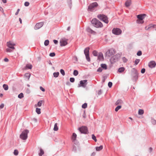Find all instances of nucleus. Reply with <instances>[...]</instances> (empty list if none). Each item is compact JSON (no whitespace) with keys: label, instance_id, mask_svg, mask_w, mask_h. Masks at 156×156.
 Segmentation results:
<instances>
[{"label":"nucleus","instance_id":"1","mask_svg":"<svg viewBox=\"0 0 156 156\" xmlns=\"http://www.w3.org/2000/svg\"><path fill=\"white\" fill-rule=\"evenodd\" d=\"M91 23L96 28H101L103 26L102 23L96 18L93 19Z\"/></svg>","mask_w":156,"mask_h":156},{"label":"nucleus","instance_id":"2","mask_svg":"<svg viewBox=\"0 0 156 156\" xmlns=\"http://www.w3.org/2000/svg\"><path fill=\"white\" fill-rule=\"evenodd\" d=\"M97 17L100 20L106 23H108V20L107 17L103 14H99L97 16Z\"/></svg>","mask_w":156,"mask_h":156},{"label":"nucleus","instance_id":"3","mask_svg":"<svg viewBox=\"0 0 156 156\" xmlns=\"http://www.w3.org/2000/svg\"><path fill=\"white\" fill-rule=\"evenodd\" d=\"M29 131L28 129H25L23 131L20 135V138L22 140H26L28 137L27 134Z\"/></svg>","mask_w":156,"mask_h":156},{"label":"nucleus","instance_id":"4","mask_svg":"<svg viewBox=\"0 0 156 156\" xmlns=\"http://www.w3.org/2000/svg\"><path fill=\"white\" fill-rule=\"evenodd\" d=\"M146 16V15L145 14H142L137 15V18L138 20H137V23H138L142 24L144 23V21L143 20Z\"/></svg>","mask_w":156,"mask_h":156},{"label":"nucleus","instance_id":"5","mask_svg":"<svg viewBox=\"0 0 156 156\" xmlns=\"http://www.w3.org/2000/svg\"><path fill=\"white\" fill-rule=\"evenodd\" d=\"M120 54H117L113 56L110 59L111 62L112 63H114V62L118 61L120 58Z\"/></svg>","mask_w":156,"mask_h":156},{"label":"nucleus","instance_id":"6","mask_svg":"<svg viewBox=\"0 0 156 156\" xmlns=\"http://www.w3.org/2000/svg\"><path fill=\"white\" fill-rule=\"evenodd\" d=\"M90 48L87 47L86 48L84 51V54L86 56V58L87 61L88 62H90V59L89 57V51Z\"/></svg>","mask_w":156,"mask_h":156},{"label":"nucleus","instance_id":"7","mask_svg":"<svg viewBox=\"0 0 156 156\" xmlns=\"http://www.w3.org/2000/svg\"><path fill=\"white\" fill-rule=\"evenodd\" d=\"M115 53V50L113 48L108 50L106 52L105 54L107 56L110 57L112 56Z\"/></svg>","mask_w":156,"mask_h":156},{"label":"nucleus","instance_id":"8","mask_svg":"<svg viewBox=\"0 0 156 156\" xmlns=\"http://www.w3.org/2000/svg\"><path fill=\"white\" fill-rule=\"evenodd\" d=\"M78 130L81 133L87 134L88 133V129L86 126H82L79 128Z\"/></svg>","mask_w":156,"mask_h":156},{"label":"nucleus","instance_id":"9","mask_svg":"<svg viewBox=\"0 0 156 156\" xmlns=\"http://www.w3.org/2000/svg\"><path fill=\"white\" fill-rule=\"evenodd\" d=\"M99 5L97 2H94L91 3L88 6V9L90 10L98 9Z\"/></svg>","mask_w":156,"mask_h":156},{"label":"nucleus","instance_id":"10","mask_svg":"<svg viewBox=\"0 0 156 156\" xmlns=\"http://www.w3.org/2000/svg\"><path fill=\"white\" fill-rule=\"evenodd\" d=\"M112 33L115 35H119L122 33V30L119 28H114L112 30Z\"/></svg>","mask_w":156,"mask_h":156},{"label":"nucleus","instance_id":"11","mask_svg":"<svg viewBox=\"0 0 156 156\" xmlns=\"http://www.w3.org/2000/svg\"><path fill=\"white\" fill-rule=\"evenodd\" d=\"M87 80H81L80 82V84H78V87H82L85 88L87 84Z\"/></svg>","mask_w":156,"mask_h":156},{"label":"nucleus","instance_id":"12","mask_svg":"<svg viewBox=\"0 0 156 156\" xmlns=\"http://www.w3.org/2000/svg\"><path fill=\"white\" fill-rule=\"evenodd\" d=\"M68 39L65 38L61 39L60 40L59 42L60 46L62 47L68 44Z\"/></svg>","mask_w":156,"mask_h":156},{"label":"nucleus","instance_id":"13","mask_svg":"<svg viewBox=\"0 0 156 156\" xmlns=\"http://www.w3.org/2000/svg\"><path fill=\"white\" fill-rule=\"evenodd\" d=\"M44 25L43 22H40L37 23L34 27V29L37 30L41 28Z\"/></svg>","mask_w":156,"mask_h":156},{"label":"nucleus","instance_id":"14","mask_svg":"<svg viewBox=\"0 0 156 156\" xmlns=\"http://www.w3.org/2000/svg\"><path fill=\"white\" fill-rule=\"evenodd\" d=\"M15 45V44L14 43H12L11 41H9L7 42V46L9 48L14 49L15 48L14 46Z\"/></svg>","mask_w":156,"mask_h":156},{"label":"nucleus","instance_id":"15","mask_svg":"<svg viewBox=\"0 0 156 156\" xmlns=\"http://www.w3.org/2000/svg\"><path fill=\"white\" fill-rule=\"evenodd\" d=\"M156 65V63L154 61H151L148 64V66L149 67L153 68L155 67Z\"/></svg>","mask_w":156,"mask_h":156},{"label":"nucleus","instance_id":"16","mask_svg":"<svg viewBox=\"0 0 156 156\" xmlns=\"http://www.w3.org/2000/svg\"><path fill=\"white\" fill-rule=\"evenodd\" d=\"M86 30L87 32L93 34H95L96 32L92 30L90 27H88L86 29Z\"/></svg>","mask_w":156,"mask_h":156},{"label":"nucleus","instance_id":"17","mask_svg":"<svg viewBox=\"0 0 156 156\" xmlns=\"http://www.w3.org/2000/svg\"><path fill=\"white\" fill-rule=\"evenodd\" d=\"M138 73L136 71V70H135V71L134 72L133 74V80H136L138 77Z\"/></svg>","mask_w":156,"mask_h":156},{"label":"nucleus","instance_id":"18","mask_svg":"<svg viewBox=\"0 0 156 156\" xmlns=\"http://www.w3.org/2000/svg\"><path fill=\"white\" fill-rule=\"evenodd\" d=\"M131 3L132 2L131 0H127L125 3V5L126 7H128L131 5Z\"/></svg>","mask_w":156,"mask_h":156},{"label":"nucleus","instance_id":"19","mask_svg":"<svg viewBox=\"0 0 156 156\" xmlns=\"http://www.w3.org/2000/svg\"><path fill=\"white\" fill-rule=\"evenodd\" d=\"M32 66L31 64H27L26 66L23 68V70H26L28 69H32Z\"/></svg>","mask_w":156,"mask_h":156},{"label":"nucleus","instance_id":"20","mask_svg":"<svg viewBox=\"0 0 156 156\" xmlns=\"http://www.w3.org/2000/svg\"><path fill=\"white\" fill-rule=\"evenodd\" d=\"M156 26V25H155L150 24L148 26L146 27H145V29L146 30H148L149 29L151 28H155Z\"/></svg>","mask_w":156,"mask_h":156},{"label":"nucleus","instance_id":"21","mask_svg":"<svg viewBox=\"0 0 156 156\" xmlns=\"http://www.w3.org/2000/svg\"><path fill=\"white\" fill-rule=\"evenodd\" d=\"M98 58L100 60L103 59V55L102 53H99V55H98Z\"/></svg>","mask_w":156,"mask_h":156},{"label":"nucleus","instance_id":"22","mask_svg":"<svg viewBox=\"0 0 156 156\" xmlns=\"http://www.w3.org/2000/svg\"><path fill=\"white\" fill-rule=\"evenodd\" d=\"M123 103L121 99L118 100L116 102L115 105H121Z\"/></svg>","mask_w":156,"mask_h":156},{"label":"nucleus","instance_id":"23","mask_svg":"<svg viewBox=\"0 0 156 156\" xmlns=\"http://www.w3.org/2000/svg\"><path fill=\"white\" fill-rule=\"evenodd\" d=\"M103 148L102 145H101L100 147H96V150L97 151H101Z\"/></svg>","mask_w":156,"mask_h":156},{"label":"nucleus","instance_id":"24","mask_svg":"<svg viewBox=\"0 0 156 156\" xmlns=\"http://www.w3.org/2000/svg\"><path fill=\"white\" fill-rule=\"evenodd\" d=\"M125 69V68L123 67H120L118 69V71L120 73H122L124 71Z\"/></svg>","mask_w":156,"mask_h":156},{"label":"nucleus","instance_id":"25","mask_svg":"<svg viewBox=\"0 0 156 156\" xmlns=\"http://www.w3.org/2000/svg\"><path fill=\"white\" fill-rule=\"evenodd\" d=\"M76 134L75 133H73L72 136V139L74 141L76 140Z\"/></svg>","mask_w":156,"mask_h":156},{"label":"nucleus","instance_id":"26","mask_svg":"<svg viewBox=\"0 0 156 156\" xmlns=\"http://www.w3.org/2000/svg\"><path fill=\"white\" fill-rule=\"evenodd\" d=\"M58 123H55V124L54 128L53 129L55 131H57L58 130V127L57 126Z\"/></svg>","mask_w":156,"mask_h":156},{"label":"nucleus","instance_id":"27","mask_svg":"<svg viewBox=\"0 0 156 156\" xmlns=\"http://www.w3.org/2000/svg\"><path fill=\"white\" fill-rule=\"evenodd\" d=\"M44 151L41 148L40 149V152L38 154L39 156H42L44 154Z\"/></svg>","mask_w":156,"mask_h":156},{"label":"nucleus","instance_id":"28","mask_svg":"<svg viewBox=\"0 0 156 156\" xmlns=\"http://www.w3.org/2000/svg\"><path fill=\"white\" fill-rule=\"evenodd\" d=\"M138 113L139 115H143L144 113V111L142 109H140L138 111Z\"/></svg>","mask_w":156,"mask_h":156},{"label":"nucleus","instance_id":"29","mask_svg":"<svg viewBox=\"0 0 156 156\" xmlns=\"http://www.w3.org/2000/svg\"><path fill=\"white\" fill-rule=\"evenodd\" d=\"M36 112L38 114H40L41 113V109L38 108H36Z\"/></svg>","mask_w":156,"mask_h":156},{"label":"nucleus","instance_id":"30","mask_svg":"<svg viewBox=\"0 0 156 156\" xmlns=\"http://www.w3.org/2000/svg\"><path fill=\"white\" fill-rule=\"evenodd\" d=\"M3 88L5 90H7L8 89V86L5 84H4L3 85Z\"/></svg>","mask_w":156,"mask_h":156},{"label":"nucleus","instance_id":"31","mask_svg":"<svg viewBox=\"0 0 156 156\" xmlns=\"http://www.w3.org/2000/svg\"><path fill=\"white\" fill-rule=\"evenodd\" d=\"M101 68L104 69H107V66L106 64H102L101 65Z\"/></svg>","mask_w":156,"mask_h":156},{"label":"nucleus","instance_id":"32","mask_svg":"<svg viewBox=\"0 0 156 156\" xmlns=\"http://www.w3.org/2000/svg\"><path fill=\"white\" fill-rule=\"evenodd\" d=\"M67 3L69 6H70L72 4V0H67Z\"/></svg>","mask_w":156,"mask_h":156},{"label":"nucleus","instance_id":"33","mask_svg":"<svg viewBox=\"0 0 156 156\" xmlns=\"http://www.w3.org/2000/svg\"><path fill=\"white\" fill-rule=\"evenodd\" d=\"M59 73L58 72H55L53 73L54 76L55 77H57L58 76Z\"/></svg>","mask_w":156,"mask_h":156},{"label":"nucleus","instance_id":"34","mask_svg":"<svg viewBox=\"0 0 156 156\" xmlns=\"http://www.w3.org/2000/svg\"><path fill=\"white\" fill-rule=\"evenodd\" d=\"M92 54L94 56H96L98 55V52L95 50H94L93 51Z\"/></svg>","mask_w":156,"mask_h":156},{"label":"nucleus","instance_id":"35","mask_svg":"<svg viewBox=\"0 0 156 156\" xmlns=\"http://www.w3.org/2000/svg\"><path fill=\"white\" fill-rule=\"evenodd\" d=\"M122 107L121 106V105H119L117 106L115 108V111L116 112H117Z\"/></svg>","mask_w":156,"mask_h":156},{"label":"nucleus","instance_id":"36","mask_svg":"<svg viewBox=\"0 0 156 156\" xmlns=\"http://www.w3.org/2000/svg\"><path fill=\"white\" fill-rule=\"evenodd\" d=\"M49 41L48 40H46L44 42V44L45 46L48 45L49 44Z\"/></svg>","mask_w":156,"mask_h":156},{"label":"nucleus","instance_id":"37","mask_svg":"<svg viewBox=\"0 0 156 156\" xmlns=\"http://www.w3.org/2000/svg\"><path fill=\"white\" fill-rule=\"evenodd\" d=\"M73 74L74 76H76L78 74V72L77 70H75L73 71Z\"/></svg>","mask_w":156,"mask_h":156},{"label":"nucleus","instance_id":"38","mask_svg":"<svg viewBox=\"0 0 156 156\" xmlns=\"http://www.w3.org/2000/svg\"><path fill=\"white\" fill-rule=\"evenodd\" d=\"M23 93H20L18 95V97L20 98H23Z\"/></svg>","mask_w":156,"mask_h":156},{"label":"nucleus","instance_id":"39","mask_svg":"<svg viewBox=\"0 0 156 156\" xmlns=\"http://www.w3.org/2000/svg\"><path fill=\"white\" fill-rule=\"evenodd\" d=\"M92 138L95 142H96L97 141L96 137L94 134L92 135Z\"/></svg>","mask_w":156,"mask_h":156},{"label":"nucleus","instance_id":"40","mask_svg":"<svg viewBox=\"0 0 156 156\" xmlns=\"http://www.w3.org/2000/svg\"><path fill=\"white\" fill-rule=\"evenodd\" d=\"M82 107L83 108H86L87 107V104L86 103H84L82 105Z\"/></svg>","mask_w":156,"mask_h":156},{"label":"nucleus","instance_id":"41","mask_svg":"<svg viewBox=\"0 0 156 156\" xmlns=\"http://www.w3.org/2000/svg\"><path fill=\"white\" fill-rule=\"evenodd\" d=\"M43 101L40 100L37 103V106L39 107H40L41 106L42 102Z\"/></svg>","mask_w":156,"mask_h":156},{"label":"nucleus","instance_id":"42","mask_svg":"<svg viewBox=\"0 0 156 156\" xmlns=\"http://www.w3.org/2000/svg\"><path fill=\"white\" fill-rule=\"evenodd\" d=\"M19 153L18 151L17 150H15L14 151V154L15 155H17Z\"/></svg>","mask_w":156,"mask_h":156},{"label":"nucleus","instance_id":"43","mask_svg":"<svg viewBox=\"0 0 156 156\" xmlns=\"http://www.w3.org/2000/svg\"><path fill=\"white\" fill-rule=\"evenodd\" d=\"M60 72L61 73V74L63 75V76H64L65 75V71H64L62 69H61L60 70Z\"/></svg>","mask_w":156,"mask_h":156},{"label":"nucleus","instance_id":"44","mask_svg":"<svg viewBox=\"0 0 156 156\" xmlns=\"http://www.w3.org/2000/svg\"><path fill=\"white\" fill-rule=\"evenodd\" d=\"M140 59H136L135 61V63L136 65H137L140 62Z\"/></svg>","mask_w":156,"mask_h":156},{"label":"nucleus","instance_id":"45","mask_svg":"<svg viewBox=\"0 0 156 156\" xmlns=\"http://www.w3.org/2000/svg\"><path fill=\"white\" fill-rule=\"evenodd\" d=\"M10 48H7L6 49V51L7 52H11L12 51V50Z\"/></svg>","mask_w":156,"mask_h":156},{"label":"nucleus","instance_id":"46","mask_svg":"<svg viewBox=\"0 0 156 156\" xmlns=\"http://www.w3.org/2000/svg\"><path fill=\"white\" fill-rule=\"evenodd\" d=\"M112 83L111 82H109L108 83V86L109 87L111 88L112 87Z\"/></svg>","mask_w":156,"mask_h":156},{"label":"nucleus","instance_id":"47","mask_svg":"<svg viewBox=\"0 0 156 156\" xmlns=\"http://www.w3.org/2000/svg\"><path fill=\"white\" fill-rule=\"evenodd\" d=\"M142 52L141 51H138V52H137V55H138V56H140L142 55Z\"/></svg>","mask_w":156,"mask_h":156},{"label":"nucleus","instance_id":"48","mask_svg":"<svg viewBox=\"0 0 156 156\" xmlns=\"http://www.w3.org/2000/svg\"><path fill=\"white\" fill-rule=\"evenodd\" d=\"M55 55V53L54 52L51 53L49 54V56L51 57H54Z\"/></svg>","mask_w":156,"mask_h":156},{"label":"nucleus","instance_id":"49","mask_svg":"<svg viewBox=\"0 0 156 156\" xmlns=\"http://www.w3.org/2000/svg\"><path fill=\"white\" fill-rule=\"evenodd\" d=\"M70 82L73 83L75 81V79L74 78L71 77L70 78Z\"/></svg>","mask_w":156,"mask_h":156},{"label":"nucleus","instance_id":"50","mask_svg":"<svg viewBox=\"0 0 156 156\" xmlns=\"http://www.w3.org/2000/svg\"><path fill=\"white\" fill-rule=\"evenodd\" d=\"M151 122L154 125L156 124V121L154 119H151Z\"/></svg>","mask_w":156,"mask_h":156},{"label":"nucleus","instance_id":"51","mask_svg":"<svg viewBox=\"0 0 156 156\" xmlns=\"http://www.w3.org/2000/svg\"><path fill=\"white\" fill-rule=\"evenodd\" d=\"M102 71V69L101 67L99 68L97 70V72H101Z\"/></svg>","mask_w":156,"mask_h":156},{"label":"nucleus","instance_id":"52","mask_svg":"<svg viewBox=\"0 0 156 156\" xmlns=\"http://www.w3.org/2000/svg\"><path fill=\"white\" fill-rule=\"evenodd\" d=\"M122 60L123 62H126L127 61V59L125 57L122 58Z\"/></svg>","mask_w":156,"mask_h":156},{"label":"nucleus","instance_id":"53","mask_svg":"<svg viewBox=\"0 0 156 156\" xmlns=\"http://www.w3.org/2000/svg\"><path fill=\"white\" fill-rule=\"evenodd\" d=\"M102 93V90H101H101H99L98 91V95H101V94Z\"/></svg>","mask_w":156,"mask_h":156},{"label":"nucleus","instance_id":"54","mask_svg":"<svg viewBox=\"0 0 156 156\" xmlns=\"http://www.w3.org/2000/svg\"><path fill=\"white\" fill-rule=\"evenodd\" d=\"M145 69L144 68H143L141 69V73H144L145 72Z\"/></svg>","mask_w":156,"mask_h":156},{"label":"nucleus","instance_id":"55","mask_svg":"<svg viewBox=\"0 0 156 156\" xmlns=\"http://www.w3.org/2000/svg\"><path fill=\"white\" fill-rule=\"evenodd\" d=\"M40 89L43 92H44L45 91V90L44 88L42 87H40Z\"/></svg>","mask_w":156,"mask_h":156},{"label":"nucleus","instance_id":"56","mask_svg":"<svg viewBox=\"0 0 156 156\" xmlns=\"http://www.w3.org/2000/svg\"><path fill=\"white\" fill-rule=\"evenodd\" d=\"M29 5V3L28 2H26L24 3V5L25 6H28Z\"/></svg>","mask_w":156,"mask_h":156},{"label":"nucleus","instance_id":"57","mask_svg":"<svg viewBox=\"0 0 156 156\" xmlns=\"http://www.w3.org/2000/svg\"><path fill=\"white\" fill-rule=\"evenodd\" d=\"M4 105L3 104H1L0 106V109L3 108L4 107Z\"/></svg>","mask_w":156,"mask_h":156},{"label":"nucleus","instance_id":"58","mask_svg":"<svg viewBox=\"0 0 156 156\" xmlns=\"http://www.w3.org/2000/svg\"><path fill=\"white\" fill-rule=\"evenodd\" d=\"M53 42H54V43H55V44H57L58 42V41L57 40H53Z\"/></svg>","mask_w":156,"mask_h":156},{"label":"nucleus","instance_id":"59","mask_svg":"<svg viewBox=\"0 0 156 156\" xmlns=\"http://www.w3.org/2000/svg\"><path fill=\"white\" fill-rule=\"evenodd\" d=\"M4 61L5 62H8L9 61V59L7 58H5L4 59Z\"/></svg>","mask_w":156,"mask_h":156},{"label":"nucleus","instance_id":"60","mask_svg":"<svg viewBox=\"0 0 156 156\" xmlns=\"http://www.w3.org/2000/svg\"><path fill=\"white\" fill-rule=\"evenodd\" d=\"M149 150L150 152H151L152 151V148L151 147H150L149 148Z\"/></svg>","mask_w":156,"mask_h":156},{"label":"nucleus","instance_id":"61","mask_svg":"<svg viewBox=\"0 0 156 156\" xmlns=\"http://www.w3.org/2000/svg\"><path fill=\"white\" fill-rule=\"evenodd\" d=\"M74 59L76 61H78V59H77V57H76V56H75L74 57Z\"/></svg>","mask_w":156,"mask_h":156},{"label":"nucleus","instance_id":"62","mask_svg":"<svg viewBox=\"0 0 156 156\" xmlns=\"http://www.w3.org/2000/svg\"><path fill=\"white\" fill-rule=\"evenodd\" d=\"M2 1L4 3H6L7 0H2Z\"/></svg>","mask_w":156,"mask_h":156},{"label":"nucleus","instance_id":"63","mask_svg":"<svg viewBox=\"0 0 156 156\" xmlns=\"http://www.w3.org/2000/svg\"><path fill=\"white\" fill-rule=\"evenodd\" d=\"M26 76L28 77V78H29L30 77V75L29 73H26Z\"/></svg>","mask_w":156,"mask_h":156},{"label":"nucleus","instance_id":"64","mask_svg":"<svg viewBox=\"0 0 156 156\" xmlns=\"http://www.w3.org/2000/svg\"><path fill=\"white\" fill-rule=\"evenodd\" d=\"M19 11L20 10H17V11L16 12V13H15V15H17L18 14Z\"/></svg>","mask_w":156,"mask_h":156}]
</instances>
